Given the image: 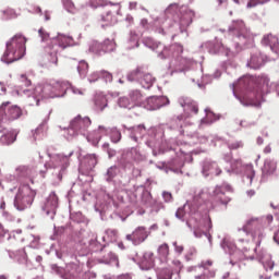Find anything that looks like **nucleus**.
Instances as JSON below:
<instances>
[{"label": "nucleus", "instance_id": "63", "mask_svg": "<svg viewBox=\"0 0 279 279\" xmlns=\"http://www.w3.org/2000/svg\"><path fill=\"white\" fill-rule=\"evenodd\" d=\"M119 82H120V84H123V81H122V80H120Z\"/></svg>", "mask_w": 279, "mask_h": 279}, {"label": "nucleus", "instance_id": "39", "mask_svg": "<svg viewBox=\"0 0 279 279\" xmlns=\"http://www.w3.org/2000/svg\"><path fill=\"white\" fill-rule=\"evenodd\" d=\"M208 267H213V260H210V259L202 262L199 265V269H202V271H206V269H208Z\"/></svg>", "mask_w": 279, "mask_h": 279}, {"label": "nucleus", "instance_id": "6", "mask_svg": "<svg viewBox=\"0 0 279 279\" xmlns=\"http://www.w3.org/2000/svg\"><path fill=\"white\" fill-rule=\"evenodd\" d=\"M232 186L228 184H223L220 186H216L214 190V199L215 202H219V204H222L223 206H228L230 204L231 199L230 196H228L226 193H232Z\"/></svg>", "mask_w": 279, "mask_h": 279}, {"label": "nucleus", "instance_id": "38", "mask_svg": "<svg viewBox=\"0 0 279 279\" xmlns=\"http://www.w3.org/2000/svg\"><path fill=\"white\" fill-rule=\"evenodd\" d=\"M3 14L7 16V19H16V12L13 9L4 10Z\"/></svg>", "mask_w": 279, "mask_h": 279}, {"label": "nucleus", "instance_id": "31", "mask_svg": "<svg viewBox=\"0 0 279 279\" xmlns=\"http://www.w3.org/2000/svg\"><path fill=\"white\" fill-rule=\"evenodd\" d=\"M262 64L263 63L260 62V59L258 57L251 58L250 66H252V69H260Z\"/></svg>", "mask_w": 279, "mask_h": 279}, {"label": "nucleus", "instance_id": "60", "mask_svg": "<svg viewBox=\"0 0 279 279\" xmlns=\"http://www.w3.org/2000/svg\"><path fill=\"white\" fill-rule=\"evenodd\" d=\"M117 136L120 140L121 138V133H117Z\"/></svg>", "mask_w": 279, "mask_h": 279}, {"label": "nucleus", "instance_id": "51", "mask_svg": "<svg viewBox=\"0 0 279 279\" xmlns=\"http://www.w3.org/2000/svg\"><path fill=\"white\" fill-rule=\"evenodd\" d=\"M35 12L36 14H43V9H40V7H36Z\"/></svg>", "mask_w": 279, "mask_h": 279}, {"label": "nucleus", "instance_id": "53", "mask_svg": "<svg viewBox=\"0 0 279 279\" xmlns=\"http://www.w3.org/2000/svg\"><path fill=\"white\" fill-rule=\"evenodd\" d=\"M257 145H263V137L257 138Z\"/></svg>", "mask_w": 279, "mask_h": 279}, {"label": "nucleus", "instance_id": "27", "mask_svg": "<svg viewBox=\"0 0 279 279\" xmlns=\"http://www.w3.org/2000/svg\"><path fill=\"white\" fill-rule=\"evenodd\" d=\"M94 75H95L96 80L99 77H102V80H105V82H112V73H110L106 70L99 71V72L95 73Z\"/></svg>", "mask_w": 279, "mask_h": 279}, {"label": "nucleus", "instance_id": "44", "mask_svg": "<svg viewBox=\"0 0 279 279\" xmlns=\"http://www.w3.org/2000/svg\"><path fill=\"white\" fill-rule=\"evenodd\" d=\"M178 219H184V208H179L175 213Z\"/></svg>", "mask_w": 279, "mask_h": 279}, {"label": "nucleus", "instance_id": "28", "mask_svg": "<svg viewBox=\"0 0 279 279\" xmlns=\"http://www.w3.org/2000/svg\"><path fill=\"white\" fill-rule=\"evenodd\" d=\"M118 105L120 106V108H134L132 100L128 97L119 98Z\"/></svg>", "mask_w": 279, "mask_h": 279}, {"label": "nucleus", "instance_id": "47", "mask_svg": "<svg viewBox=\"0 0 279 279\" xmlns=\"http://www.w3.org/2000/svg\"><path fill=\"white\" fill-rule=\"evenodd\" d=\"M174 246H175V252H178V254H182V252H184V246L178 245V244H174Z\"/></svg>", "mask_w": 279, "mask_h": 279}, {"label": "nucleus", "instance_id": "52", "mask_svg": "<svg viewBox=\"0 0 279 279\" xmlns=\"http://www.w3.org/2000/svg\"><path fill=\"white\" fill-rule=\"evenodd\" d=\"M108 232H110V234H113V236H117V234H118L117 230H108Z\"/></svg>", "mask_w": 279, "mask_h": 279}, {"label": "nucleus", "instance_id": "10", "mask_svg": "<svg viewBox=\"0 0 279 279\" xmlns=\"http://www.w3.org/2000/svg\"><path fill=\"white\" fill-rule=\"evenodd\" d=\"M278 169V162L272 159H266L264 166L262 168V177L269 178V175H274L276 170Z\"/></svg>", "mask_w": 279, "mask_h": 279}, {"label": "nucleus", "instance_id": "41", "mask_svg": "<svg viewBox=\"0 0 279 279\" xmlns=\"http://www.w3.org/2000/svg\"><path fill=\"white\" fill-rule=\"evenodd\" d=\"M8 106H10V101H5L0 106V121L5 117V108H8Z\"/></svg>", "mask_w": 279, "mask_h": 279}, {"label": "nucleus", "instance_id": "61", "mask_svg": "<svg viewBox=\"0 0 279 279\" xmlns=\"http://www.w3.org/2000/svg\"><path fill=\"white\" fill-rule=\"evenodd\" d=\"M0 279H8V278H5V276H0Z\"/></svg>", "mask_w": 279, "mask_h": 279}, {"label": "nucleus", "instance_id": "64", "mask_svg": "<svg viewBox=\"0 0 279 279\" xmlns=\"http://www.w3.org/2000/svg\"><path fill=\"white\" fill-rule=\"evenodd\" d=\"M78 94H80V95H82V92H81V90H78Z\"/></svg>", "mask_w": 279, "mask_h": 279}, {"label": "nucleus", "instance_id": "9", "mask_svg": "<svg viewBox=\"0 0 279 279\" xmlns=\"http://www.w3.org/2000/svg\"><path fill=\"white\" fill-rule=\"evenodd\" d=\"M156 259L154 258V253L146 252L140 263V267L143 271H149V269H154Z\"/></svg>", "mask_w": 279, "mask_h": 279}, {"label": "nucleus", "instance_id": "11", "mask_svg": "<svg viewBox=\"0 0 279 279\" xmlns=\"http://www.w3.org/2000/svg\"><path fill=\"white\" fill-rule=\"evenodd\" d=\"M203 172L206 173V175H221V168H219L216 161H205Z\"/></svg>", "mask_w": 279, "mask_h": 279}, {"label": "nucleus", "instance_id": "54", "mask_svg": "<svg viewBox=\"0 0 279 279\" xmlns=\"http://www.w3.org/2000/svg\"><path fill=\"white\" fill-rule=\"evenodd\" d=\"M1 210H5V202H2L0 205Z\"/></svg>", "mask_w": 279, "mask_h": 279}, {"label": "nucleus", "instance_id": "55", "mask_svg": "<svg viewBox=\"0 0 279 279\" xmlns=\"http://www.w3.org/2000/svg\"><path fill=\"white\" fill-rule=\"evenodd\" d=\"M45 19H46V21H49L51 17L49 16V13L48 12H46L45 13Z\"/></svg>", "mask_w": 279, "mask_h": 279}, {"label": "nucleus", "instance_id": "43", "mask_svg": "<svg viewBox=\"0 0 279 279\" xmlns=\"http://www.w3.org/2000/svg\"><path fill=\"white\" fill-rule=\"evenodd\" d=\"M260 3H267L265 0H251L247 3V8H256Z\"/></svg>", "mask_w": 279, "mask_h": 279}, {"label": "nucleus", "instance_id": "20", "mask_svg": "<svg viewBox=\"0 0 279 279\" xmlns=\"http://www.w3.org/2000/svg\"><path fill=\"white\" fill-rule=\"evenodd\" d=\"M32 173L33 170L28 166H20L16 168V175H19V178H31Z\"/></svg>", "mask_w": 279, "mask_h": 279}, {"label": "nucleus", "instance_id": "3", "mask_svg": "<svg viewBox=\"0 0 279 279\" xmlns=\"http://www.w3.org/2000/svg\"><path fill=\"white\" fill-rule=\"evenodd\" d=\"M25 43H27V39L21 34L13 36L7 41V49L2 56V62L12 64V62L21 60L25 56Z\"/></svg>", "mask_w": 279, "mask_h": 279}, {"label": "nucleus", "instance_id": "40", "mask_svg": "<svg viewBox=\"0 0 279 279\" xmlns=\"http://www.w3.org/2000/svg\"><path fill=\"white\" fill-rule=\"evenodd\" d=\"M20 82H22V84H24L26 87L32 86V80H28L27 75L25 74H21Z\"/></svg>", "mask_w": 279, "mask_h": 279}, {"label": "nucleus", "instance_id": "48", "mask_svg": "<svg viewBox=\"0 0 279 279\" xmlns=\"http://www.w3.org/2000/svg\"><path fill=\"white\" fill-rule=\"evenodd\" d=\"M8 231H5V229L3 228V225H1L0 223V238L1 236H5V233H7Z\"/></svg>", "mask_w": 279, "mask_h": 279}, {"label": "nucleus", "instance_id": "5", "mask_svg": "<svg viewBox=\"0 0 279 279\" xmlns=\"http://www.w3.org/2000/svg\"><path fill=\"white\" fill-rule=\"evenodd\" d=\"M51 46L46 48V51L50 53V56H58V52L61 50L66 49V47L71 46V37L65 35H58L56 38L50 39Z\"/></svg>", "mask_w": 279, "mask_h": 279}, {"label": "nucleus", "instance_id": "12", "mask_svg": "<svg viewBox=\"0 0 279 279\" xmlns=\"http://www.w3.org/2000/svg\"><path fill=\"white\" fill-rule=\"evenodd\" d=\"M252 228H255V231H252ZM244 232H252L253 239L256 236L263 235V229H260V225H258V220H248L247 223L243 227Z\"/></svg>", "mask_w": 279, "mask_h": 279}, {"label": "nucleus", "instance_id": "33", "mask_svg": "<svg viewBox=\"0 0 279 279\" xmlns=\"http://www.w3.org/2000/svg\"><path fill=\"white\" fill-rule=\"evenodd\" d=\"M86 159L88 160V165L90 168L96 167L97 166V155L93 154V155H87Z\"/></svg>", "mask_w": 279, "mask_h": 279}, {"label": "nucleus", "instance_id": "42", "mask_svg": "<svg viewBox=\"0 0 279 279\" xmlns=\"http://www.w3.org/2000/svg\"><path fill=\"white\" fill-rule=\"evenodd\" d=\"M243 142H231L229 143V149H241Z\"/></svg>", "mask_w": 279, "mask_h": 279}, {"label": "nucleus", "instance_id": "18", "mask_svg": "<svg viewBox=\"0 0 279 279\" xmlns=\"http://www.w3.org/2000/svg\"><path fill=\"white\" fill-rule=\"evenodd\" d=\"M129 97L133 107L140 106V104H143V94H141V90L135 89L130 92Z\"/></svg>", "mask_w": 279, "mask_h": 279}, {"label": "nucleus", "instance_id": "57", "mask_svg": "<svg viewBox=\"0 0 279 279\" xmlns=\"http://www.w3.org/2000/svg\"><path fill=\"white\" fill-rule=\"evenodd\" d=\"M151 101H156V104H158L160 101V98H151Z\"/></svg>", "mask_w": 279, "mask_h": 279}, {"label": "nucleus", "instance_id": "45", "mask_svg": "<svg viewBox=\"0 0 279 279\" xmlns=\"http://www.w3.org/2000/svg\"><path fill=\"white\" fill-rule=\"evenodd\" d=\"M172 264L177 267V271H182V262L181 260H178V259H174L172 262Z\"/></svg>", "mask_w": 279, "mask_h": 279}, {"label": "nucleus", "instance_id": "4", "mask_svg": "<svg viewBox=\"0 0 279 279\" xmlns=\"http://www.w3.org/2000/svg\"><path fill=\"white\" fill-rule=\"evenodd\" d=\"M34 197H36V191L32 190L29 185H22L15 195L14 207L17 210H27L34 204Z\"/></svg>", "mask_w": 279, "mask_h": 279}, {"label": "nucleus", "instance_id": "2", "mask_svg": "<svg viewBox=\"0 0 279 279\" xmlns=\"http://www.w3.org/2000/svg\"><path fill=\"white\" fill-rule=\"evenodd\" d=\"M66 88H69L68 82L56 80H51L49 83L36 85L32 92L33 98L35 99V106H40V101H43V99L62 97Z\"/></svg>", "mask_w": 279, "mask_h": 279}, {"label": "nucleus", "instance_id": "35", "mask_svg": "<svg viewBox=\"0 0 279 279\" xmlns=\"http://www.w3.org/2000/svg\"><path fill=\"white\" fill-rule=\"evenodd\" d=\"M101 21H104V23H108L106 25H110V23H112V12H106V14L101 15Z\"/></svg>", "mask_w": 279, "mask_h": 279}, {"label": "nucleus", "instance_id": "56", "mask_svg": "<svg viewBox=\"0 0 279 279\" xmlns=\"http://www.w3.org/2000/svg\"><path fill=\"white\" fill-rule=\"evenodd\" d=\"M64 3H68V5L73 7V2L69 1V0H65Z\"/></svg>", "mask_w": 279, "mask_h": 279}, {"label": "nucleus", "instance_id": "36", "mask_svg": "<svg viewBox=\"0 0 279 279\" xmlns=\"http://www.w3.org/2000/svg\"><path fill=\"white\" fill-rule=\"evenodd\" d=\"M142 202L146 204L147 206L151 205V194L148 192H145L142 196Z\"/></svg>", "mask_w": 279, "mask_h": 279}, {"label": "nucleus", "instance_id": "34", "mask_svg": "<svg viewBox=\"0 0 279 279\" xmlns=\"http://www.w3.org/2000/svg\"><path fill=\"white\" fill-rule=\"evenodd\" d=\"M161 278L162 279H172L173 278V271L169 268H166L161 271Z\"/></svg>", "mask_w": 279, "mask_h": 279}, {"label": "nucleus", "instance_id": "29", "mask_svg": "<svg viewBox=\"0 0 279 279\" xmlns=\"http://www.w3.org/2000/svg\"><path fill=\"white\" fill-rule=\"evenodd\" d=\"M38 34L43 43H48L49 40H51L50 38L51 35L48 32H46L45 28H39Z\"/></svg>", "mask_w": 279, "mask_h": 279}, {"label": "nucleus", "instance_id": "32", "mask_svg": "<svg viewBox=\"0 0 279 279\" xmlns=\"http://www.w3.org/2000/svg\"><path fill=\"white\" fill-rule=\"evenodd\" d=\"M171 49L174 51V56H181V53H184V47L180 44H173Z\"/></svg>", "mask_w": 279, "mask_h": 279}, {"label": "nucleus", "instance_id": "23", "mask_svg": "<svg viewBox=\"0 0 279 279\" xmlns=\"http://www.w3.org/2000/svg\"><path fill=\"white\" fill-rule=\"evenodd\" d=\"M16 141V133L8 132L7 134L1 136V143L4 145H12Z\"/></svg>", "mask_w": 279, "mask_h": 279}, {"label": "nucleus", "instance_id": "46", "mask_svg": "<svg viewBox=\"0 0 279 279\" xmlns=\"http://www.w3.org/2000/svg\"><path fill=\"white\" fill-rule=\"evenodd\" d=\"M162 196L165 202H171L173 199V196L169 192H163Z\"/></svg>", "mask_w": 279, "mask_h": 279}, {"label": "nucleus", "instance_id": "15", "mask_svg": "<svg viewBox=\"0 0 279 279\" xmlns=\"http://www.w3.org/2000/svg\"><path fill=\"white\" fill-rule=\"evenodd\" d=\"M89 51H92L93 53H97L98 56H101V53H106L108 51V46H106V43L101 44L95 41L89 47Z\"/></svg>", "mask_w": 279, "mask_h": 279}, {"label": "nucleus", "instance_id": "62", "mask_svg": "<svg viewBox=\"0 0 279 279\" xmlns=\"http://www.w3.org/2000/svg\"><path fill=\"white\" fill-rule=\"evenodd\" d=\"M24 93H29V89L24 90Z\"/></svg>", "mask_w": 279, "mask_h": 279}, {"label": "nucleus", "instance_id": "58", "mask_svg": "<svg viewBox=\"0 0 279 279\" xmlns=\"http://www.w3.org/2000/svg\"><path fill=\"white\" fill-rule=\"evenodd\" d=\"M218 5H221V3H223V0H217Z\"/></svg>", "mask_w": 279, "mask_h": 279}, {"label": "nucleus", "instance_id": "21", "mask_svg": "<svg viewBox=\"0 0 279 279\" xmlns=\"http://www.w3.org/2000/svg\"><path fill=\"white\" fill-rule=\"evenodd\" d=\"M141 77H143V69L137 68L136 70H133L129 75L128 80L129 82H141Z\"/></svg>", "mask_w": 279, "mask_h": 279}, {"label": "nucleus", "instance_id": "14", "mask_svg": "<svg viewBox=\"0 0 279 279\" xmlns=\"http://www.w3.org/2000/svg\"><path fill=\"white\" fill-rule=\"evenodd\" d=\"M154 82H156V78L150 73L143 70V74L140 78V84L143 88H151V86H154Z\"/></svg>", "mask_w": 279, "mask_h": 279}, {"label": "nucleus", "instance_id": "17", "mask_svg": "<svg viewBox=\"0 0 279 279\" xmlns=\"http://www.w3.org/2000/svg\"><path fill=\"white\" fill-rule=\"evenodd\" d=\"M64 160H66V157L62 155H56L50 159V162H48L46 167H48L49 169H56L60 167L62 162H64Z\"/></svg>", "mask_w": 279, "mask_h": 279}, {"label": "nucleus", "instance_id": "13", "mask_svg": "<svg viewBox=\"0 0 279 279\" xmlns=\"http://www.w3.org/2000/svg\"><path fill=\"white\" fill-rule=\"evenodd\" d=\"M180 106H182L185 111L193 112L194 114H197L199 112V107L197 106V102H195V100H191L190 98H182L180 100Z\"/></svg>", "mask_w": 279, "mask_h": 279}, {"label": "nucleus", "instance_id": "8", "mask_svg": "<svg viewBox=\"0 0 279 279\" xmlns=\"http://www.w3.org/2000/svg\"><path fill=\"white\" fill-rule=\"evenodd\" d=\"M147 239V230L145 227H138L132 234L126 235V241H132L133 245H141Z\"/></svg>", "mask_w": 279, "mask_h": 279}, {"label": "nucleus", "instance_id": "25", "mask_svg": "<svg viewBox=\"0 0 279 279\" xmlns=\"http://www.w3.org/2000/svg\"><path fill=\"white\" fill-rule=\"evenodd\" d=\"M146 131H147V129L143 124H140L137 126H133V136H132V138L134 141H138L137 136H143Z\"/></svg>", "mask_w": 279, "mask_h": 279}, {"label": "nucleus", "instance_id": "16", "mask_svg": "<svg viewBox=\"0 0 279 279\" xmlns=\"http://www.w3.org/2000/svg\"><path fill=\"white\" fill-rule=\"evenodd\" d=\"M7 114H8L9 119H11V121H14V120L21 119V117H23V110L20 109L19 106H11L8 109Z\"/></svg>", "mask_w": 279, "mask_h": 279}, {"label": "nucleus", "instance_id": "7", "mask_svg": "<svg viewBox=\"0 0 279 279\" xmlns=\"http://www.w3.org/2000/svg\"><path fill=\"white\" fill-rule=\"evenodd\" d=\"M90 124H92L90 118L88 117L82 118V116H77L71 121L70 128L75 132H86V130L90 128Z\"/></svg>", "mask_w": 279, "mask_h": 279}, {"label": "nucleus", "instance_id": "26", "mask_svg": "<svg viewBox=\"0 0 279 279\" xmlns=\"http://www.w3.org/2000/svg\"><path fill=\"white\" fill-rule=\"evenodd\" d=\"M216 275L215 270L205 269L202 270L201 275L195 276L194 279H211L215 278Z\"/></svg>", "mask_w": 279, "mask_h": 279}, {"label": "nucleus", "instance_id": "49", "mask_svg": "<svg viewBox=\"0 0 279 279\" xmlns=\"http://www.w3.org/2000/svg\"><path fill=\"white\" fill-rule=\"evenodd\" d=\"M264 154H271V146H266L265 148H264Z\"/></svg>", "mask_w": 279, "mask_h": 279}, {"label": "nucleus", "instance_id": "59", "mask_svg": "<svg viewBox=\"0 0 279 279\" xmlns=\"http://www.w3.org/2000/svg\"><path fill=\"white\" fill-rule=\"evenodd\" d=\"M54 64L58 66V57H56Z\"/></svg>", "mask_w": 279, "mask_h": 279}, {"label": "nucleus", "instance_id": "50", "mask_svg": "<svg viewBox=\"0 0 279 279\" xmlns=\"http://www.w3.org/2000/svg\"><path fill=\"white\" fill-rule=\"evenodd\" d=\"M111 259L117 262V267H119V259L117 258V255L110 254Z\"/></svg>", "mask_w": 279, "mask_h": 279}, {"label": "nucleus", "instance_id": "37", "mask_svg": "<svg viewBox=\"0 0 279 279\" xmlns=\"http://www.w3.org/2000/svg\"><path fill=\"white\" fill-rule=\"evenodd\" d=\"M78 73L84 74L86 71H88V63L85 61H81L78 66H77Z\"/></svg>", "mask_w": 279, "mask_h": 279}, {"label": "nucleus", "instance_id": "24", "mask_svg": "<svg viewBox=\"0 0 279 279\" xmlns=\"http://www.w3.org/2000/svg\"><path fill=\"white\" fill-rule=\"evenodd\" d=\"M276 43H278V38L274 35H267L263 38V45H268L270 49H276Z\"/></svg>", "mask_w": 279, "mask_h": 279}, {"label": "nucleus", "instance_id": "19", "mask_svg": "<svg viewBox=\"0 0 279 279\" xmlns=\"http://www.w3.org/2000/svg\"><path fill=\"white\" fill-rule=\"evenodd\" d=\"M94 102L98 110H104L108 106V99L101 94L95 96Z\"/></svg>", "mask_w": 279, "mask_h": 279}, {"label": "nucleus", "instance_id": "30", "mask_svg": "<svg viewBox=\"0 0 279 279\" xmlns=\"http://www.w3.org/2000/svg\"><path fill=\"white\" fill-rule=\"evenodd\" d=\"M231 32H238V36H240L241 34H243V32H245V24H243V22L234 24L233 28H231Z\"/></svg>", "mask_w": 279, "mask_h": 279}, {"label": "nucleus", "instance_id": "22", "mask_svg": "<svg viewBox=\"0 0 279 279\" xmlns=\"http://www.w3.org/2000/svg\"><path fill=\"white\" fill-rule=\"evenodd\" d=\"M158 254L160 260H167L169 258V244L163 243L158 247Z\"/></svg>", "mask_w": 279, "mask_h": 279}, {"label": "nucleus", "instance_id": "1", "mask_svg": "<svg viewBox=\"0 0 279 279\" xmlns=\"http://www.w3.org/2000/svg\"><path fill=\"white\" fill-rule=\"evenodd\" d=\"M240 86H244L246 94L243 99L247 106L260 108V99H263V88L269 86V77L260 75L257 77H243L239 81Z\"/></svg>", "mask_w": 279, "mask_h": 279}]
</instances>
